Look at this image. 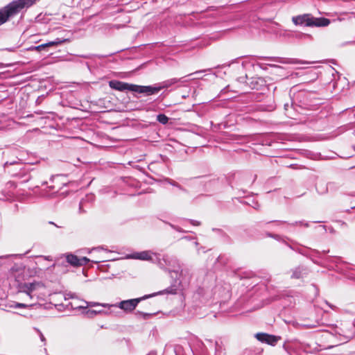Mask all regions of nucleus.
Instances as JSON below:
<instances>
[{
    "mask_svg": "<svg viewBox=\"0 0 355 355\" xmlns=\"http://www.w3.org/2000/svg\"><path fill=\"white\" fill-rule=\"evenodd\" d=\"M85 304H87L86 306H80V308L85 309V308H87L88 306H90V307L101 306V307L108 308V309L112 308L111 304H106V303H98V302H85Z\"/></svg>",
    "mask_w": 355,
    "mask_h": 355,
    "instance_id": "obj_11",
    "label": "nucleus"
},
{
    "mask_svg": "<svg viewBox=\"0 0 355 355\" xmlns=\"http://www.w3.org/2000/svg\"><path fill=\"white\" fill-rule=\"evenodd\" d=\"M135 315L138 317V318H143L144 320H146L148 319L150 316L152 315V314L150 313H144L142 311H137L135 313Z\"/></svg>",
    "mask_w": 355,
    "mask_h": 355,
    "instance_id": "obj_19",
    "label": "nucleus"
},
{
    "mask_svg": "<svg viewBox=\"0 0 355 355\" xmlns=\"http://www.w3.org/2000/svg\"><path fill=\"white\" fill-rule=\"evenodd\" d=\"M42 286L43 284L39 282H34L31 283H19L18 284V290L19 293H26L30 301H31L34 298L33 293Z\"/></svg>",
    "mask_w": 355,
    "mask_h": 355,
    "instance_id": "obj_5",
    "label": "nucleus"
},
{
    "mask_svg": "<svg viewBox=\"0 0 355 355\" xmlns=\"http://www.w3.org/2000/svg\"><path fill=\"white\" fill-rule=\"evenodd\" d=\"M190 223L193 225L198 226L200 225V223L199 221L195 220H190Z\"/></svg>",
    "mask_w": 355,
    "mask_h": 355,
    "instance_id": "obj_23",
    "label": "nucleus"
},
{
    "mask_svg": "<svg viewBox=\"0 0 355 355\" xmlns=\"http://www.w3.org/2000/svg\"><path fill=\"white\" fill-rule=\"evenodd\" d=\"M170 183H171L173 186L177 187H178L179 189H182L181 186H180L178 183H177V182H174V181L170 182Z\"/></svg>",
    "mask_w": 355,
    "mask_h": 355,
    "instance_id": "obj_24",
    "label": "nucleus"
},
{
    "mask_svg": "<svg viewBox=\"0 0 355 355\" xmlns=\"http://www.w3.org/2000/svg\"><path fill=\"white\" fill-rule=\"evenodd\" d=\"M168 255H164L163 256V261L165 262V263L166 265H168V263H167L168 261Z\"/></svg>",
    "mask_w": 355,
    "mask_h": 355,
    "instance_id": "obj_25",
    "label": "nucleus"
},
{
    "mask_svg": "<svg viewBox=\"0 0 355 355\" xmlns=\"http://www.w3.org/2000/svg\"><path fill=\"white\" fill-rule=\"evenodd\" d=\"M292 21L295 25H304L306 26L324 27L330 24L329 19L313 17L309 14L293 17Z\"/></svg>",
    "mask_w": 355,
    "mask_h": 355,
    "instance_id": "obj_3",
    "label": "nucleus"
},
{
    "mask_svg": "<svg viewBox=\"0 0 355 355\" xmlns=\"http://www.w3.org/2000/svg\"><path fill=\"white\" fill-rule=\"evenodd\" d=\"M175 293V290L167 288L165 291H160L157 293H154L152 295H146L141 297L135 298V299H130L127 300H123L119 302L118 304H111L112 307H118L123 311H124L125 313H131L133 311L135 308L137 306L138 304L147 298H149L150 297H153L157 294H163V293Z\"/></svg>",
    "mask_w": 355,
    "mask_h": 355,
    "instance_id": "obj_2",
    "label": "nucleus"
},
{
    "mask_svg": "<svg viewBox=\"0 0 355 355\" xmlns=\"http://www.w3.org/2000/svg\"><path fill=\"white\" fill-rule=\"evenodd\" d=\"M28 50H35V51H41L42 50H44V46L42 44H40V45H38V46H31L28 49Z\"/></svg>",
    "mask_w": 355,
    "mask_h": 355,
    "instance_id": "obj_20",
    "label": "nucleus"
},
{
    "mask_svg": "<svg viewBox=\"0 0 355 355\" xmlns=\"http://www.w3.org/2000/svg\"><path fill=\"white\" fill-rule=\"evenodd\" d=\"M182 78H171V79H169V80H166L161 83L159 84L158 87L159 88V91L162 89H166V88H168L170 87H171L172 85L179 83V82H181L182 81Z\"/></svg>",
    "mask_w": 355,
    "mask_h": 355,
    "instance_id": "obj_10",
    "label": "nucleus"
},
{
    "mask_svg": "<svg viewBox=\"0 0 355 355\" xmlns=\"http://www.w3.org/2000/svg\"><path fill=\"white\" fill-rule=\"evenodd\" d=\"M255 338L261 343H265L270 345H275L276 343L281 339L280 336L268 334L266 333H257L255 334Z\"/></svg>",
    "mask_w": 355,
    "mask_h": 355,
    "instance_id": "obj_6",
    "label": "nucleus"
},
{
    "mask_svg": "<svg viewBox=\"0 0 355 355\" xmlns=\"http://www.w3.org/2000/svg\"><path fill=\"white\" fill-rule=\"evenodd\" d=\"M133 92L150 96L158 93L159 92V88L158 86H142L134 85Z\"/></svg>",
    "mask_w": 355,
    "mask_h": 355,
    "instance_id": "obj_7",
    "label": "nucleus"
},
{
    "mask_svg": "<svg viewBox=\"0 0 355 355\" xmlns=\"http://www.w3.org/2000/svg\"><path fill=\"white\" fill-rule=\"evenodd\" d=\"M46 259L49 260V257H45Z\"/></svg>",
    "mask_w": 355,
    "mask_h": 355,
    "instance_id": "obj_38",
    "label": "nucleus"
},
{
    "mask_svg": "<svg viewBox=\"0 0 355 355\" xmlns=\"http://www.w3.org/2000/svg\"><path fill=\"white\" fill-rule=\"evenodd\" d=\"M40 339L43 342L45 341V338H44V336H43V334L42 333H40Z\"/></svg>",
    "mask_w": 355,
    "mask_h": 355,
    "instance_id": "obj_27",
    "label": "nucleus"
},
{
    "mask_svg": "<svg viewBox=\"0 0 355 355\" xmlns=\"http://www.w3.org/2000/svg\"><path fill=\"white\" fill-rule=\"evenodd\" d=\"M35 0H14L0 9V26L34 4Z\"/></svg>",
    "mask_w": 355,
    "mask_h": 355,
    "instance_id": "obj_1",
    "label": "nucleus"
},
{
    "mask_svg": "<svg viewBox=\"0 0 355 355\" xmlns=\"http://www.w3.org/2000/svg\"><path fill=\"white\" fill-rule=\"evenodd\" d=\"M66 261L71 266L73 267H79L82 266V263H80L79 258L73 254H65Z\"/></svg>",
    "mask_w": 355,
    "mask_h": 355,
    "instance_id": "obj_9",
    "label": "nucleus"
},
{
    "mask_svg": "<svg viewBox=\"0 0 355 355\" xmlns=\"http://www.w3.org/2000/svg\"><path fill=\"white\" fill-rule=\"evenodd\" d=\"M243 78H242V77H240V78H239V80H240V81H242V80H243Z\"/></svg>",
    "mask_w": 355,
    "mask_h": 355,
    "instance_id": "obj_36",
    "label": "nucleus"
},
{
    "mask_svg": "<svg viewBox=\"0 0 355 355\" xmlns=\"http://www.w3.org/2000/svg\"><path fill=\"white\" fill-rule=\"evenodd\" d=\"M288 103L284 104V109L286 110H288Z\"/></svg>",
    "mask_w": 355,
    "mask_h": 355,
    "instance_id": "obj_30",
    "label": "nucleus"
},
{
    "mask_svg": "<svg viewBox=\"0 0 355 355\" xmlns=\"http://www.w3.org/2000/svg\"><path fill=\"white\" fill-rule=\"evenodd\" d=\"M173 272L177 273V274L178 273V270H173Z\"/></svg>",
    "mask_w": 355,
    "mask_h": 355,
    "instance_id": "obj_37",
    "label": "nucleus"
},
{
    "mask_svg": "<svg viewBox=\"0 0 355 355\" xmlns=\"http://www.w3.org/2000/svg\"><path fill=\"white\" fill-rule=\"evenodd\" d=\"M87 314L89 317H93L97 314H107V311H103V309H94V310H88L87 311Z\"/></svg>",
    "mask_w": 355,
    "mask_h": 355,
    "instance_id": "obj_14",
    "label": "nucleus"
},
{
    "mask_svg": "<svg viewBox=\"0 0 355 355\" xmlns=\"http://www.w3.org/2000/svg\"><path fill=\"white\" fill-rule=\"evenodd\" d=\"M79 261H80V263H82V266L87 265L90 261V260L88 258H87L86 257L79 258Z\"/></svg>",
    "mask_w": 355,
    "mask_h": 355,
    "instance_id": "obj_21",
    "label": "nucleus"
},
{
    "mask_svg": "<svg viewBox=\"0 0 355 355\" xmlns=\"http://www.w3.org/2000/svg\"><path fill=\"white\" fill-rule=\"evenodd\" d=\"M292 225H303L304 227H309V223H304L303 221H296L295 223H292L291 224Z\"/></svg>",
    "mask_w": 355,
    "mask_h": 355,
    "instance_id": "obj_22",
    "label": "nucleus"
},
{
    "mask_svg": "<svg viewBox=\"0 0 355 355\" xmlns=\"http://www.w3.org/2000/svg\"><path fill=\"white\" fill-rule=\"evenodd\" d=\"M33 304H25V303L13 302V303L10 306V307L15 308V309H18V308H26V307H28V306H33Z\"/></svg>",
    "mask_w": 355,
    "mask_h": 355,
    "instance_id": "obj_17",
    "label": "nucleus"
},
{
    "mask_svg": "<svg viewBox=\"0 0 355 355\" xmlns=\"http://www.w3.org/2000/svg\"><path fill=\"white\" fill-rule=\"evenodd\" d=\"M303 269L300 267H298L297 268H295L293 272V274L291 275V277L292 278H295V279H299L302 277V272H303Z\"/></svg>",
    "mask_w": 355,
    "mask_h": 355,
    "instance_id": "obj_15",
    "label": "nucleus"
},
{
    "mask_svg": "<svg viewBox=\"0 0 355 355\" xmlns=\"http://www.w3.org/2000/svg\"><path fill=\"white\" fill-rule=\"evenodd\" d=\"M219 348H220V347L218 346V343H217V342H216V351H218V350H219Z\"/></svg>",
    "mask_w": 355,
    "mask_h": 355,
    "instance_id": "obj_28",
    "label": "nucleus"
},
{
    "mask_svg": "<svg viewBox=\"0 0 355 355\" xmlns=\"http://www.w3.org/2000/svg\"><path fill=\"white\" fill-rule=\"evenodd\" d=\"M168 117L164 114H159L157 116V120L163 125H166L168 122Z\"/></svg>",
    "mask_w": 355,
    "mask_h": 355,
    "instance_id": "obj_16",
    "label": "nucleus"
},
{
    "mask_svg": "<svg viewBox=\"0 0 355 355\" xmlns=\"http://www.w3.org/2000/svg\"><path fill=\"white\" fill-rule=\"evenodd\" d=\"M109 86L115 90L123 92L125 90L133 92L134 85L123 83L119 80H113L109 82Z\"/></svg>",
    "mask_w": 355,
    "mask_h": 355,
    "instance_id": "obj_8",
    "label": "nucleus"
},
{
    "mask_svg": "<svg viewBox=\"0 0 355 355\" xmlns=\"http://www.w3.org/2000/svg\"><path fill=\"white\" fill-rule=\"evenodd\" d=\"M277 223H279V224H282V223H284L285 221H282V220H278L277 221Z\"/></svg>",
    "mask_w": 355,
    "mask_h": 355,
    "instance_id": "obj_31",
    "label": "nucleus"
},
{
    "mask_svg": "<svg viewBox=\"0 0 355 355\" xmlns=\"http://www.w3.org/2000/svg\"><path fill=\"white\" fill-rule=\"evenodd\" d=\"M201 72H202V71H196L195 73H199ZM193 74H194V73H193ZM190 75H193V73H191Z\"/></svg>",
    "mask_w": 355,
    "mask_h": 355,
    "instance_id": "obj_32",
    "label": "nucleus"
},
{
    "mask_svg": "<svg viewBox=\"0 0 355 355\" xmlns=\"http://www.w3.org/2000/svg\"><path fill=\"white\" fill-rule=\"evenodd\" d=\"M301 345H302V346H301V347H302V348H305V347H306V345H304V344H301Z\"/></svg>",
    "mask_w": 355,
    "mask_h": 355,
    "instance_id": "obj_33",
    "label": "nucleus"
},
{
    "mask_svg": "<svg viewBox=\"0 0 355 355\" xmlns=\"http://www.w3.org/2000/svg\"><path fill=\"white\" fill-rule=\"evenodd\" d=\"M8 50L9 51H13V49H8Z\"/></svg>",
    "mask_w": 355,
    "mask_h": 355,
    "instance_id": "obj_35",
    "label": "nucleus"
},
{
    "mask_svg": "<svg viewBox=\"0 0 355 355\" xmlns=\"http://www.w3.org/2000/svg\"><path fill=\"white\" fill-rule=\"evenodd\" d=\"M266 59L270 60H275V61L279 62L280 63H297L296 61H292V60L282 61V59L281 58L268 57V58H266Z\"/></svg>",
    "mask_w": 355,
    "mask_h": 355,
    "instance_id": "obj_18",
    "label": "nucleus"
},
{
    "mask_svg": "<svg viewBox=\"0 0 355 355\" xmlns=\"http://www.w3.org/2000/svg\"><path fill=\"white\" fill-rule=\"evenodd\" d=\"M259 206L258 205H257V206H256V207H254V209H259Z\"/></svg>",
    "mask_w": 355,
    "mask_h": 355,
    "instance_id": "obj_34",
    "label": "nucleus"
},
{
    "mask_svg": "<svg viewBox=\"0 0 355 355\" xmlns=\"http://www.w3.org/2000/svg\"><path fill=\"white\" fill-rule=\"evenodd\" d=\"M284 350L290 355L294 352L293 343L292 341H286L283 345Z\"/></svg>",
    "mask_w": 355,
    "mask_h": 355,
    "instance_id": "obj_13",
    "label": "nucleus"
},
{
    "mask_svg": "<svg viewBox=\"0 0 355 355\" xmlns=\"http://www.w3.org/2000/svg\"><path fill=\"white\" fill-rule=\"evenodd\" d=\"M268 235L269 236H271V237H273V238H277V237H278V236H277V235H272V234H268Z\"/></svg>",
    "mask_w": 355,
    "mask_h": 355,
    "instance_id": "obj_29",
    "label": "nucleus"
},
{
    "mask_svg": "<svg viewBox=\"0 0 355 355\" xmlns=\"http://www.w3.org/2000/svg\"><path fill=\"white\" fill-rule=\"evenodd\" d=\"M160 254L153 252L150 250H145L139 252H135L128 256L129 258L134 259H139L143 261H149L152 263H158L162 264Z\"/></svg>",
    "mask_w": 355,
    "mask_h": 355,
    "instance_id": "obj_4",
    "label": "nucleus"
},
{
    "mask_svg": "<svg viewBox=\"0 0 355 355\" xmlns=\"http://www.w3.org/2000/svg\"><path fill=\"white\" fill-rule=\"evenodd\" d=\"M68 41V40L66 39H60V38H56L55 40L49 42L47 43L43 44L44 46V49L47 47L53 46H58L60 45L65 42Z\"/></svg>",
    "mask_w": 355,
    "mask_h": 355,
    "instance_id": "obj_12",
    "label": "nucleus"
},
{
    "mask_svg": "<svg viewBox=\"0 0 355 355\" xmlns=\"http://www.w3.org/2000/svg\"><path fill=\"white\" fill-rule=\"evenodd\" d=\"M16 163H19L18 162H6L5 164H4V166H8V165H12V164H15Z\"/></svg>",
    "mask_w": 355,
    "mask_h": 355,
    "instance_id": "obj_26",
    "label": "nucleus"
}]
</instances>
